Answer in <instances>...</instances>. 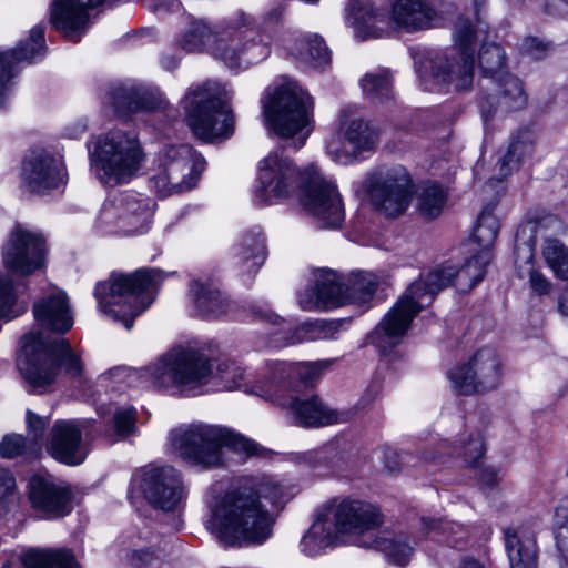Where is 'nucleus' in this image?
Here are the masks:
<instances>
[{"label": "nucleus", "instance_id": "obj_35", "mask_svg": "<svg viewBox=\"0 0 568 568\" xmlns=\"http://www.w3.org/2000/svg\"><path fill=\"white\" fill-rule=\"evenodd\" d=\"M235 257L243 271L251 274L255 273L266 260L265 239L260 230H250L246 232L237 247Z\"/></svg>", "mask_w": 568, "mask_h": 568}, {"label": "nucleus", "instance_id": "obj_33", "mask_svg": "<svg viewBox=\"0 0 568 568\" xmlns=\"http://www.w3.org/2000/svg\"><path fill=\"white\" fill-rule=\"evenodd\" d=\"M435 16L426 0H395L390 10L392 21L407 32L427 29Z\"/></svg>", "mask_w": 568, "mask_h": 568}, {"label": "nucleus", "instance_id": "obj_32", "mask_svg": "<svg viewBox=\"0 0 568 568\" xmlns=\"http://www.w3.org/2000/svg\"><path fill=\"white\" fill-rule=\"evenodd\" d=\"M505 548L510 568H536L537 544L535 535L525 527L504 530Z\"/></svg>", "mask_w": 568, "mask_h": 568}, {"label": "nucleus", "instance_id": "obj_3", "mask_svg": "<svg viewBox=\"0 0 568 568\" xmlns=\"http://www.w3.org/2000/svg\"><path fill=\"white\" fill-rule=\"evenodd\" d=\"M158 277L155 270L141 268L131 274L112 272L94 287L98 310L130 329L135 317L153 302Z\"/></svg>", "mask_w": 568, "mask_h": 568}, {"label": "nucleus", "instance_id": "obj_49", "mask_svg": "<svg viewBox=\"0 0 568 568\" xmlns=\"http://www.w3.org/2000/svg\"><path fill=\"white\" fill-rule=\"evenodd\" d=\"M499 232V221L491 211L484 210L478 216L473 237L481 246V251L489 253Z\"/></svg>", "mask_w": 568, "mask_h": 568}, {"label": "nucleus", "instance_id": "obj_51", "mask_svg": "<svg viewBox=\"0 0 568 568\" xmlns=\"http://www.w3.org/2000/svg\"><path fill=\"white\" fill-rule=\"evenodd\" d=\"M39 450L36 446L22 435H7L0 442V456L2 458L12 459L19 456L36 457Z\"/></svg>", "mask_w": 568, "mask_h": 568}, {"label": "nucleus", "instance_id": "obj_42", "mask_svg": "<svg viewBox=\"0 0 568 568\" xmlns=\"http://www.w3.org/2000/svg\"><path fill=\"white\" fill-rule=\"evenodd\" d=\"M516 267L518 276L527 277L531 290L539 294H547L550 291L551 283L546 276L534 267V253L529 246L518 248L516 257Z\"/></svg>", "mask_w": 568, "mask_h": 568}, {"label": "nucleus", "instance_id": "obj_10", "mask_svg": "<svg viewBox=\"0 0 568 568\" xmlns=\"http://www.w3.org/2000/svg\"><path fill=\"white\" fill-rule=\"evenodd\" d=\"M142 161L138 138L123 131H112L101 138L92 156L98 178L112 186L129 182L140 170Z\"/></svg>", "mask_w": 568, "mask_h": 568}, {"label": "nucleus", "instance_id": "obj_6", "mask_svg": "<svg viewBox=\"0 0 568 568\" xmlns=\"http://www.w3.org/2000/svg\"><path fill=\"white\" fill-rule=\"evenodd\" d=\"M61 366L71 376L82 373V364L65 338H44L33 332L22 337L18 367L34 390L42 392L53 384Z\"/></svg>", "mask_w": 568, "mask_h": 568}, {"label": "nucleus", "instance_id": "obj_11", "mask_svg": "<svg viewBox=\"0 0 568 568\" xmlns=\"http://www.w3.org/2000/svg\"><path fill=\"white\" fill-rule=\"evenodd\" d=\"M204 165V159L190 145L165 148L150 175V187L162 197L190 191L197 184Z\"/></svg>", "mask_w": 568, "mask_h": 568}, {"label": "nucleus", "instance_id": "obj_18", "mask_svg": "<svg viewBox=\"0 0 568 568\" xmlns=\"http://www.w3.org/2000/svg\"><path fill=\"white\" fill-rule=\"evenodd\" d=\"M4 267L13 274L29 276L45 265L47 246L40 233L18 224L2 246Z\"/></svg>", "mask_w": 568, "mask_h": 568}, {"label": "nucleus", "instance_id": "obj_5", "mask_svg": "<svg viewBox=\"0 0 568 568\" xmlns=\"http://www.w3.org/2000/svg\"><path fill=\"white\" fill-rule=\"evenodd\" d=\"M170 443L181 458L203 468L223 466L226 449L250 456L257 448L254 442L237 433L207 424L174 429L170 434Z\"/></svg>", "mask_w": 568, "mask_h": 568}, {"label": "nucleus", "instance_id": "obj_16", "mask_svg": "<svg viewBox=\"0 0 568 568\" xmlns=\"http://www.w3.org/2000/svg\"><path fill=\"white\" fill-rule=\"evenodd\" d=\"M258 187L256 197L265 204H273L295 194L301 187L304 169L278 151L270 152L257 165Z\"/></svg>", "mask_w": 568, "mask_h": 568}, {"label": "nucleus", "instance_id": "obj_29", "mask_svg": "<svg viewBox=\"0 0 568 568\" xmlns=\"http://www.w3.org/2000/svg\"><path fill=\"white\" fill-rule=\"evenodd\" d=\"M37 323L43 328L64 334L73 325V316L68 295L60 288H54L33 305Z\"/></svg>", "mask_w": 568, "mask_h": 568}, {"label": "nucleus", "instance_id": "obj_30", "mask_svg": "<svg viewBox=\"0 0 568 568\" xmlns=\"http://www.w3.org/2000/svg\"><path fill=\"white\" fill-rule=\"evenodd\" d=\"M343 135L351 151L343 150L337 138L331 139L326 145L332 160L342 164L347 163L353 154L372 149L375 143L374 130L362 119H353L343 124Z\"/></svg>", "mask_w": 568, "mask_h": 568}, {"label": "nucleus", "instance_id": "obj_62", "mask_svg": "<svg viewBox=\"0 0 568 568\" xmlns=\"http://www.w3.org/2000/svg\"><path fill=\"white\" fill-rule=\"evenodd\" d=\"M519 164V158L516 155H509V149L507 150L506 154L498 161L499 171L503 176H507L513 171L517 170Z\"/></svg>", "mask_w": 568, "mask_h": 568}, {"label": "nucleus", "instance_id": "obj_60", "mask_svg": "<svg viewBox=\"0 0 568 568\" xmlns=\"http://www.w3.org/2000/svg\"><path fill=\"white\" fill-rule=\"evenodd\" d=\"M509 155H516L520 162L524 158L530 156L535 150L534 144L528 139H517L509 144Z\"/></svg>", "mask_w": 568, "mask_h": 568}, {"label": "nucleus", "instance_id": "obj_13", "mask_svg": "<svg viewBox=\"0 0 568 568\" xmlns=\"http://www.w3.org/2000/svg\"><path fill=\"white\" fill-rule=\"evenodd\" d=\"M268 53V44L260 34L254 20L244 13L220 27L211 47V54L229 68L252 64L266 58Z\"/></svg>", "mask_w": 568, "mask_h": 568}, {"label": "nucleus", "instance_id": "obj_22", "mask_svg": "<svg viewBox=\"0 0 568 568\" xmlns=\"http://www.w3.org/2000/svg\"><path fill=\"white\" fill-rule=\"evenodd\" d=\"M140 488L150 504L163 510L175 509L184 494L181 476L171 466L145 468Z\"/></svg>", "mask_w": 568, "mask_h": 568}, {"label": "nucleus", "instance_id": "obj_41", "mask_svg": "<svg viewBox=\"0 0 568 568\" xmlns=\"http://www.w3.org/2000/svg\"><path fill=\"white\" fill-rule=\"evenodd\" d=\"M490 262V253L480 251L475 256L457 268L454 265V284L460 292L470 291L486 274V267Z\"/></svg>", "mask_w": 568, "mask_h": 568}, {"label": "nucleus", "instance_id": "obj_19", "mask_svg": "<svg viewBox=\"0 0 568 568\" xmlns=\"http://www.w3.org/2000/svg\"><path fill=\"white\" fill-rule=\"evenodd\" d=\"M151 205L150 199L138 193L122 194L104 204L99 221L105 232L131 234L150 220Z\"/></svg>", "mask_w": 568, "mask_h": 568}, {"label": "nucleus", "instance_id": "obj_2", "mask_svg": "<svg viewBox=\"0 0 568 568\" xmlns=\"http://www.w3.org/2000/svg\"><path fill=\"white\" fill-rule=\"evenodd\" d=\"M145 376L159 390L194 396L212 379H219L224 389L233 390L240 386L243 372L229 361L217 363L214 369L213 363L201 351L174 347L145 368Z\"/></svg>", "mask_w": 568, "mask_h": 568}, {"label": "nucleus", "instance_id": "obj_46", "mask_svg": "<svg viewBox=\"0 0 568 568\" xmlns=\"http://www.w3.org/2000/svg\"><path fill=\"white\" fill-rule=\"evenodd\" d=\"M298 54L313 68L324 67L331 61V52L317 34H310L298 41Z\"/></svg>", "mask_w": 568, "mask_h": 568}, {"label": "nucleus", "instance_id": "obj_14", "mask_svg": "<svg viewBox=\"0 0 568 568\" xmlns=\"http://www.w3.org/2000/svg\"><path fill=\"white\" fill-rule=\"evenodd\" d=\"M298 200L302 209L315 217L322 227L337 229L342 225L345 211L337 186L321 174L314 164L304 168Z\"/></svg>", "mask_w": 568, "mask_h": 568}, {"label": "nucleus", "instance_id": "obj_64", "mask_svg": "<svg viewBox=\"0 0 568 568\" xmlns=\"http://www.w3.org/2000/svg\"><path fill=\"white\" fill-rule=\"evenodd\" d=\"M161 65L165 70H173V69H175L178 67V60L175 59L174 55L163 54L161 57Z\"/></svg>", "mask_w": 568, "mask_h": 568}, {"label": "nucleus", "instance_id": "obj_4", "mask_svg": "<svg viewBox=\"0 0 568 568\" xmlns=\"http://www.w3.org/2000/svg\"><path fill=\"white\" fill-rule=\"evenodd\" d=\"M263 103V116L267 128L278 138L290 140L294 150L301 149L313 131L314 103L295 81L268 88Z\"/></svg>", "mask_w": 568, "mask_h": 568}, {"label": "nucleus", "instance_id": "obj_34", "mask_svg": "<svg viewBox=\"0 0 568 568\" xmlns=\"http://www.w3.org/2000/svg\"><path fill=\"white\" fill-rule=\"evenodd\" d=\"M361 546L384 552L392 562L399 566L407 565L414 552V545L405 534L383 532L373 539L363 540Z\"/></svg>", "mask_w": 568, "mask_h": 568}, {"label": "nucleus", "instance_id": "obj_27", "mask_svg": "<svg viewBox=\"0 0 568 568\" xmlns=\"http://www.w3.org/2000/svg\"><path fill=\"white\" fill-rule=\"evenodd\" d=\"M44 50V28L36 26L30 30V37L14 50L0 53V106L10 93L11 79L16 64L21 61H32L42 55Z\"/></svg>", "mask_w": 568, "mask_h": 568}, {"label": "nucleus", "instance_id": "obj_24", "mask_svg": "<svg viewBox=\"0 0 568 568\" xmlns=\"http://www.w3.org/2000/svg\"><path fill=\"white\" fill-rule=\"evenodd\" d=\"M21 180L30 192L45 193L64 182V168L50 152L31 151L23 160Z\"/></svg>", "mask_w": 568, "mask_h": 568}, {"label": "nucleus", "instance_id": "obj_61", "mask_svg": "<svg viewBox=\"0 0 568 568\" xmlns=\"http://www.w3.org/2000/svg\"><path fill=\"white\" fill-rule=\"evenodd\" d=\"M500 478L501 476L499 470L491 466L481 468L478 474V480L486 487H495L499 483Z\"/></svg>", "mask_w": 568, "mask_h": 568}, {"label": "nucleus", "instance_id": "obj_40", "mask_svg": "<svg viewBox=\"0 0 568 568\" xmlns=\"http://www.w3.org/2000/svg\"><path fill=\"white\" fill-rule=\"evenodd\" d=\"M22 562L24 568H79L73 555L64 549H29Z\"/></svg>", "mask_w": 568, "mask_h": 568}, {"label": "nucleus", "instance_id": "obj_63", "mask_svg": "<svg viewBox=\"0 0 568 568\" xmlns=\"http://www.w3.org/2000/svg\"><path fill=\"white\" fill-rule=\"evenodd\" d=\"M545 10L552 16L568 17V0H547Z\"/></svg>", "mask_w": 568, "mask_h": 568}, {"label": "nucleus", "instance_id": "obj_21", "mask_svg": "<svg viewBox=\"0 0 568 568\" xmlns=\"http://www.w3.org/2000/svg\"><path fill=\"white\" fill-rule=\"evenodd\" d=\"M72 491L51 476L33 475L28 484L31 507L44 518L55 519L72 510Z\"/></svg>", "mask_w": 568, "mask_h": 568}, {"label": "nucleus", "instance_id": "obj_38", "mask_svg": "<svg viewBox=\"0 0 568 568\" xmlns=\"http://www.w3.org/2000/svg\"><path fill=\"white\" fill-rule=\"evenodd\" d=\"M190 292L196 310L204 316L217 317L225 313L226 303L221 292L211 283L194 280L190 284Z\"/></svg>", "mask_w": 568, "mask_h": 568}, {"label": "nucleus", "instance_id": "obj_57", "mask_svg": "<svg viewBox=\"0 0 568 568\" xmlns=\"http://www.w3.org/2000/svg\"><path fill=\"white\" fill-rule=\"evenodd\" d=\"M47 427V422L39 415L33 414L31 410H27V428L28 439L36 446L40 452L41 442Z\"/></svg>", "mask_w": 568, "mask_h": 568}, {"label": "nucleus", "instance_id": "obj_28", "mask_svg": "<svg viewBox=\"0 0 568 568\" xmlns=\"http://www.w3.org/2000/svg\"><path fill=\"white\" fill-rule=\"evenodd\" d=\"M105 0H54L51 7V23L70 40H80L79 31L89 21V10L101 6Z\"/></svg>", "mask_w": 568, "mask_h": 568}, {"label": "nucleus", "instance_id": "obj_15", "mask_svg": "<svg viewBox=\"0 0 568 568\" xmlns=\"http://www.w3.org/2000/svg\"><path fill=\"white\" fill-rule=\"evenodd\" d=\"M454 392L458 395H474L496 388L501 378V362L495 349L484 347L469 359L448 372Z\"/></svg>", "mask_w": 568, "mask_h": 568}, {"label": "nucleus", "instance_id": "obj_25", "mask_svg": "<svg viewBox=\"0 0 568 568\" xmlns=\"http://www.w3.org/2000/svg\"><path fill=\"white\" fill-rule=\"evenodd\" d=\"M82 427L83 423L78 420H57L50 430L48 453L69 466L82 464L88 455L82 440Z\"/></svg>", "mask_w": 568, "mask_h": 568}, {"label": "nucleus", "instance_id": "obj_39", "mask_svg": "<svg viewBox=\"0 0 568 568\" xmlns=\"http://www.w3.org/2000/svg\"><path fill=\"white\" fill-rule=\"evenodd\" d=\"M337 537L333 528L332 520H328L324 514L310 527L301 540V550L307 556H315L323 549L332 546Z\"/></svg>", "mask_w": 568, "mask_h": 568}, {"label": "nucleus", "instance_id": "obj_9", "mask_svg": "<svg viewBox=\"0 0 568 568\" xmlns=\"http://www.w3.org/2000/svg\"><path fill=\"white\" fill-rule=\"evenodd\" d=\"M481 31L479 20L475 27L468 19L458 18L453 33L456 49L449 54H437L419 61V77L425 80L432 79L438 84H450L456 90H467L474 80L473 47Z\"/></svg>", "mask_w": 568, "mask_h": 568}, {"label": "nucleus", "instance_id": "obj_48", "mask_svg": "<svg viewBox=\"0 0 568 568\" xmlns=\"http://www.w3.org/2000/svg\"><path fill=\"white\" fill-rule=\"evenodd\" d=\"M506 53L495 42H484L479 50V67L487 79H495L505 73Z\"/></svg>", "mask_w": 568, "mask_h": 568}, {"label": "nucleus", "instance_id": "obj_26", "mask_svg": "<svg viewBox=\"0 0 568 568\" xmlns=\"http://www.w3.org/2000/svg\"><path fill=\"white\" fill-rule=\"evenodd\" d=\"M270 399L278 402L293 416L295 424L303 427H323L348 420V414L338 413L323 405L316 396L302 399L293 395L278 394Z\"/></svg>", "mask_w": 568, "mask_h": 568}, {"label": "nucleus", "instance_id": "obj_8", "mask_svg": "<svg viewBox=\"0 0 568 568\" xmlns=\"http://www.w3.org/2000/svg\"><path fill=\"white\" fill-rule=\"evenodd\" d=\"M454 281V265L442 264L413 282L393 308L384 316L374 331V336L382 343L383 339L392 344L406 334L413 318L432 303L435 295L452 285Z\"/></svg>", "mask_w": 568, "mask_h": 568}, {"label": "nucleus", "instance_id": "obj_12", "mask_svg": "<svg viewBox=\"0 0 568 568\" xmlns=\"http://www.w3.org/2000/svg\"><path fill=\"white\" fill-rule=\"evenodd\" d=\"M372 206L386 217L403 215L416 194L408 170L403 165H381L369 171L363 182Z\"/></svg>", "mask_w": 568, "mask_h": 568}, {"label": "nucleus", "instance_id": "obj_53", "mask_svg": "<svg viewBox=\"0 0 568 568\" xmlns=\"http://www.w3.org/2000/svg\"><path fill=\"white\" fill-rule=\"evenodd\" d=\"M22 310L17 307V296L10 275H0V318H14Z\"/></svg>", "mask_w": 568, "mask_h": 568}, {"label": "nucleus", "instance_id": "obj_52", "mask_svg": "<svg viewBox=\"0 0 568 568\" xmlns=\"http://www.w3.org/2000/svg\"><path fill=\"white\" fill-rule=\"evenodd\" d=\"M460 450L464 462L471 468L479 467L480 459L485 454V444L479 432H473L460 439Z\"/></svg>", "mask_w": 568, "mask_h": 568}, {"label": "nucleus", "instance_id": "obj_36", "mask_svg": "<svg viewBox=\"0 0 568 568\" xmlns=\"http://www.w3.org/2000/svg\"><path fill=\"white\" fill-rule=\"evenodd\" d=\"M315 305L318 308H335L348 303L346 287L332 271H322L315 287Z\"/></svg>", "mask_w": 568, "mask_h": 568}, {"label": "nucleus", "instance_id": "obj_1", "mask_svg": "<svg viewBox=\"0 0 568 568\" xmlns=\"http://www.w3.org/2000/svg\"><path fill=\"white\" fill-rule=\"evenodd\" d=\"M284 498L285 489L274 478L246 479L211 503L206 527L230 546L263 544L274 523L266 503Z\"/></svg>", "mask_w": 568, "mask_h": 568}, {"label": "nucleus", "instance_id": "obj_45", "mask_svg": "<svg viewBox=\"0 0 568 568\" xmlns=\"http://www.w3.org/2000/svg\"><path fill=\"white\" fill-rule=\"evenodd\" d=\"M541 254L555 276L568 281V247L557 239H547Z\"/></svg>", "mask_w": 568, "mask_h": 568}, {"label": "nucleus", "instance_id": "obj_56", "mask_svg": "<svg viewBox=\"0 0 568 568\" xmlns=\"http://www.w3.org/2000/svg\"><path fill=\"white\" fill-rule=\"evenodd\" d=\"M135 409L133 407L120 408L114 414L115 432L119 436H129L134 433Z\"/></svg>", "mask_w": 568, "mask_h": 568}, {"label": "nucleus", "instance_id": "obj_7", "mask_svg": "<svg viewBox=\"0 0 568 568\" xmlns=\"http://www.w3.org/2000/svg\"><path fill=\"white\" fill-rule=\"evenodd\" d=\"M231 100V92L216 81L190 87L181 104L193 133L205 141L230 138L235 130Z\"/></svg>", "mask_w": 568, "mask_h": 568}, {"label": "nucleus", "instance_id": "obj_44", "mask_svg": "<svg viewBox=\"0 0 568 568\" xmlns=\"http://www.w3.org/2000/svg\"><path fill=\"white\" fill-rule=\"evenodd\" d=\"M379 286V280L368 272H356L351 275L346 287L348 303L364 304L368 302Z\"/></svg>", "mask_w": 568, "mask_h": 568}, {"label": "nucleus", "instance_id": "obj_37", "mask_svg": "<svg viewBox=\"0 0 568 568\" xmlns=\"http://www.w3.org/2000/svg\"><path fill=\"white\" fill-rule=\"evenodd\" d=\"M347 20L361 38L375 36L373 27L382 21V12L369 0H349Z\"/></svg>", "mask_w": 568, "mask_h": 568}, {"label": "nucleus", "instance_id": "obj_20", "mask_svg": "<svg viewBox=\"0 0 568 568\" xmlns=\"http://www.w3.org/2000/svg\"><path fill=\"white\" fill-rule=\"evenodd\" d=\"M528 95L520 79L508 72L498 75L485 87L479 99L481 116L485 121L497 113H509L523 110Z\"/></svg>", "mask_w": 568, "mask_h": 568}, {"label": "nucleus", "instance_id": "obj_55", "mask_svg": "<svg viewBox=\"0 0 568 568\" xmlns=\"http://www.w3.org/2000/svg\"><path fill=\"white\" fill-rule=\"evenodd\" d=\"M556 545L559 552L568 560V507L556 509Z\"/></svg>", "mask_w": 568, "mask_h": 568}, {"label": "nucleus", "instance_id": "obj_17", "mask_svg": "<svg viewBox=\"0 0 568 568\" xmlns=\"http://www.w3.org/2000/svg\"><path fill=\"white\" fill-rule=\"evenodd\" d=\"M324 515L332 520L337 535L362 537L359 542L373 539L374 531L383 524V515L378 508L361 499L335 500L325 509Z\"/></svg>", "mask_w": 568, "mask_h": 568}, {"label": "nucleus", "instance_id": "obj_58", "mask_svg": "<svg viewBox=\"0 0 568 568\" xmlns=\"http://www.w3.org/2000/svg\"><path fill=\"white\" fill-rule=\"evenodd\" d=\"M423 526L428 532L436 535H445L447 538L462 532L463 526L458 523L435 520V519H423Z\"/></svg>", "mask_w": 568, "mask_h": 568}, {"label": "nucleus", "instance_id": "obj_59", "mask_svg": "<svg viewBox=\"0 0 568 568\" xmlns=\"http://www.w3.org/2000/svg\"><path fill=\"white\" fill-rule=\"evenodd\" d=\"M159 559L158 554L150 549H133L126 554V561L134 568H143L153 565Z\"/></svg>", "mask_w": 568, "mask_h": 568}, {"label": "nucleus", "instance_id": "obj_47", "mask_svg": "<svg viewBox=\"0 0 568 568\" xmlns=\"http://www.w3.org/2000/svg\"><path fill=\"white\" fill-rule=\"evenodd\" d=\"M447 201L444 190L436 184H425L417 194V209L426 219L437 217Z\"/></svg>", "mask_w": 568, "mask_h": 568}, {"label": "nucleus", "instance_id": "obj_54", "mask_svg": "<svg viewBox=\"0 0 568 568\" xmlns=\"http://www.w3.org/2000/svg\"><path fill=\"white\" fill-rule=\"evenodd\" d=\"M20 493L13 474L8 469H0V511H9L18 506Z\"/></svg>", "mask_w": 568, "mask_h": 568}, {"label": "nucleus", "instance_id": "obj_50", "mask_svg": "<svg viewBox=\"0 0 568 568\" xmlns=\"http://www.w3.org/2000/svg\"><path fill=\"white\" fill-rule=\"evenodd\" d=\"M361 85L365 95L372 100L389 98L392 93V79L387 70L366 73Z\"/></svg>", "mask_w": 568, "mask_h": 568}, {"label": "nucleus", "instance_id": "obj_23", "mask_svg": "<svg viewBox=\"0 0 568 568\" xmlns=\"http://www.w3.org/2000/svg\"><path fill=\"white\" fill-rule=\"evenodd\" d=\"M325 366L321 362L273 363L270 366V381L261 396L273 398V395L284 394L287 390L300 392L312 387L320 378Z\"/></svg>", "mask_w": 568, "mask_h": 568}, {"label": "nucleus", "instance_id": "obj_43", "mask_svg": "<svg viewBox=\"0 0 568 568\" xmlns=\"http://www.w3.org/2000/svg\"><path fill=\"white\" fill-rule=\"evenodd\" d=\"M219 34V29H211L203 20H197L191 23L189 30L180 40V45L190 52L209 50L214 44V40Z\"/></svg>", "mask_w": 568, "mask_h": 568}, {"label": "nucleus", "instance_id": "obj_31", "mask_svg": "<svg viewBox=\"0 0 568 568\" xmlns=\"http://www.w3.org/2000/svg\"><path fill=\"white\" fill-rule=\"evenodd\" d=\"M110 99L115 111L123 116L136 111L159 110L165 105V101L159 94L122 83L111 88Z\"/></svg>", "mask_w": 568, "mask_h": 568}]
</instances>
